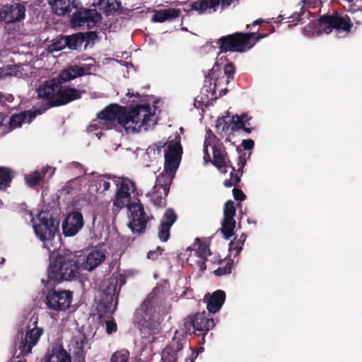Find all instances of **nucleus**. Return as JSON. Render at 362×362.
<instances>
[{
  "label": "nucleus",
  "mask_w": 362,
  "mask_h": 362,
  "mask_svg": "<svg viewBox=\"0 0 362 362\" xmlns=\"http://www.w3.org/2000/svg\"><path fill=\"white\" fill-rule=\"evenodd\" d=\"M83 73L81 66L71 64L67 66L66 68L61 71L56 78L62 81L69 82L76 78L83 76Z\"/></svg>",
  "instance_id": "nucleus-31"
},
{
  "label": "nucleus",
  "mask_w": 362,
  "mask_h": 362,
  "mask_svg": "<svg viewBox=\"0 0 362 362\" xmlns=\"http://www.w3.org/2000/svg\"><path fill=\"white\" fill-rule=\"evenodd\" d=\"M155 287L135 312V319L141 328L148 334H157L160 330V312L164 299Z\"/></svg>",
  "instance_id": "nucleus-2"
},
{
  "label": "nucleus",
  "mask_w": 362,
  "mask_h": 362,
  "mask_svg": "<svg viewBox=\"0 0 362 362\" xmlns=\"http://www.w3.org/2000/svg\"><path fill=\"white\" fill-rule=\"evenodd\" d=\"M49 173V177L53 175L54 169L49 166L43 168L41 171H34L25 177L27 185L30 187H34L40 184V182L45 177L46 174Z\"/></svg>",
  "instance_id": "nucleus-30"
},
{
  "label": "nucleus",
  "mask_w": 362,
  "mask_h": 362,
  "mask_svg": "<svg viewBox=\"0 0 362 362\" xmlns=\"http://www.w3.org/2000/svg\"><path fill=\"white\" fill-rule=\"evenodd\" d=\"M11 180V170L6 167H0V189H6Z\"/></svg>",
  "instance_id": "nucleus-37"
},
{
  "label": "nucleus",
  "mask_w": 362,
  "mask_h": 362,
  "mask_svg": "<svg viewBox=\"0 0 362 362\" xmlns=\"http://www.w3.org/2000/svg\"><path fill=\"white\" fill-rule=\"evenodd\" d=\"M130 353L127 349L115 351L110 358V362H128Z\"/></svg>",
  "instance_id": "nucleus-38"
},
{
  "label": "nucleus",
  "mask_w": 362,
  "mask_h": 362,
  "mask_svg": "<svg viewBox=\"0 0 362 362\" xmlns=\"http://www.w3.org/2000/svg\"><path fill=\"white\" fill-rule=\"evenodd\" d=\"M79 2L76 0H54L52 4L53 12L59 16H70L71 11L77 8Z\"/></svg>",
  "instance_id": "nucleus-29"
},
{
  "label": "nucleus",
  "mask_w": 362,
  "mask_h": 362,
  "mask_svg": "<svg viewBox=\"0 0 362 362\" xmlns=\"http://www.w3.org/2000/svg\"><path fill=\"white\" fill-rule=\"evenodd\" d=\"M307 11L306 8L304 6H302L300 7V11L295 13L293 16H291V18H293L292 22H296L293 23V25H296L298 23H303L304 21H303L302 16Z\"/></svg>",
  "instance_id": "nucleus-45"
},
{
  "label": "nucleus",
  "mask_w": 362,
  "mask_h": 362,
  "mask_svg": "<svg viewBox=\"0 0 362 362\" xmlns=\"http://www.w3.org/2000/svg\"><path fill=\"white\" fill-rule=\"evenodd\" d=\"M180 11L177 8H170L165 9H160L155 11L151 18L153 22L163 23L168 20H173L179 17Z\"/></svg>",
  "instance_id": "nucleus-33"
},
{
  "label": "nucleus",
  "mask_w": 362,
  "mask_h": 362,
  "mask_svg": "<svg viewBox=\"0 0 362 362\" xmlns=\"http://www.w3.org/2000/svg\"><path fill=\"white\" fill-rule=\"evenodd\" d=\"M37 322L35 320L30 327H28L25 338L21 341L19 349L23 355H27L31 352L32 349L37 344L40 337L43 334V329L37 326Z\"/></svg>",
  "instance_id": "nucleus-19"
},
{
  "label": "nucleus",
  "mask_w": 362,
  "mask_h": 362,
  "mask_svg": "<svg viewBox=\"0 0 362 362\" xmlns=\"http://www.w3.org/2000/svg\"><path fill=\"white\" fill-rule=\"evenodd\" d=\"M73 297V292L68 290H50L45 298L47 309L55 311H64L69 308Z\"/></svg>",
  "instance_id": "nucleus-11"
},
{
  "label": "nucleus",
  "mask_w": 362,
  "mask_h": 362,
  "mask_svg": "<svg viewBox=\"0 0 362 362\" xmlns=\"http://www.w3.org/2000/svg\"><path fill=\"white\" fill-rule=\"evenodd\" d=\"M252 117H250L246 113H243L240 115H233L230 119L231 122V132H235L242 129L246 134H250L254 129L251 127L250 123Z\"/></svg>",
  "instance_id": "nucleus-28"
},
{
  "label": "nucleus",
  "mask_w": 362,
  "mask_h": 362,
  "mask_svg": "<svg viewBox=\"0 0 362 362\" xmlns=\"http://www.w3.org/2000/svg\"><path fill=\"white\" fill-rule=\"evenodd\" d=\"M167 196L163 194L162 189H155L153 187V191L151 194V200L156 206L163 208L166 206L165 198Z\"/></svg>",
  "instance_id": "nucleus-36"
},
{
  "label": "nucleus",
  "mask_w": 362,
  "mask_h": 362,
  "mask_svg": "<svg viewBox=\"0 0 362 362\" xmlns=\"http://www.w3.org/2000/svg\"><path fill=\"white\" fill-rule=\"evenodd\" d=\"M241 145L245 150H251L254 148L255 142L252 139H244Z\"/></svg>",
  "instance_id": "nucleus-53"
},
{
  "label": "nucleus",
  "mask_w": 362,
  "mask_h": 362,
  "mask_svg": "<svg viewBox=\"0 0 362 362\" xmlns=\"http://www.w3.org/2000/svg\"><path fill=\"white\" fill-rule=\"evenodd\" d=\"M98 188L103 189V192L107 191L110 187V182L105 177L99 178L98 180Z\"/></svg>",
  "instance_id": "nucleus-48"
},
{
  "label": "nucleus",
  "mask_w": 362,
  "mask_h": 362,
  "mask_svg": "<svg viewBox=\"0 0 362 362\" xmlns=\"http://www.w3.org/2000/svg\"><path fill=\"white\" fill-rule=\"evenodd\" d=\"M165 145H166V142L163 141H160L157 144H155V146H156V148L158 149V153L160 152L161 148L165 147Z\"/></svg>",
  "instance_id": "nucleus-57"
},
{
  "label": "nucleus",
  "mask_w": 362,
  "mask_h": 362,
  "mask_svg": "<svg viewBox=\"0 0 362 362\" xmlns=\"http://www.w3.org/2000/svg\"><path fill=\"white\" fill-rule=\"evenodd\" d=\"M228 167L231 168L233 171H235V168L233 166L231 161L227 158L226 168Z\"/></svg>",
  "instance_id": "nucleus-64"
},
{
  "label": "nucleus",
  "mask_w": 362,
  "mask_h": 362,
  "mask_svg": "<svg viewBox=\"0 0 362 362\" xmlns=\"http://www.w3.org/2000/svg\"><path fill=\"white\" fill-rule=\"evenodd\" d=\"M127 95L129 96L130 98L133 97V96H135L136 98H140V97H141V95H140V94L139 93H131L130 92V89L128 90Z\"/></svg>",
  "instance_id": "nucleus-62"
},
{
  "label": "nucleus",
  "mask_w": 362,
  "mask_h": 362,
  "mask_svg": "<svg viewBox=\"0 0 362 362\" xmlns=\"http://www.w3.org/2000/svg\"><path fill=\"white\" fill-rule=\"evenodd\" d=\"M80 267L87 271H92L99 266L105 259V254L100 250L90 252L86 258L80 255Z\"/></svg>",
  "instance_id": "nucleus-26"
},
{
  "label": "nucleus",
  "mask_w": 362,
  "mask_h": 362,
  "mask_svg": "<svg viewBox=\"0 0 362 362\" xmlns=\"http://www.w3.org/2000/svg\"><path fill=\"white\" fill-rule=\"evenodd\" d=\"M68 348L77 362H85L86 354L90 349L86 334L79 331L73 335L68 344Z\"/></svg>",
  "instance_id": "nucleus-13"
},
{
  "label": "nucleus",
  "mask_w": 362,
  "mask_h": 362,
  "mask_svg": "<svg viewBox=\"0 0 362 362\" xmlns=\"http://www.w3.org/2000/svg\"><path fill=\"white\" fill-rule=\"evenodd\" d=\"M233 266V261L230 259L224 267H218L216 269L214 273L217 276H221L225 274H228L231 273Z\"/></svg>",
  "instance_id": "nucleus-42"
},
{
  "label": "nucleus",
  "mask_w": 362,
  "mask_h": 362,
  "mask_svg": "<svg viewBox=\"0 0 362 362\" xmlns=\"http://www.w3.org/2000/svg\"><path fill=\"white\" fill-rule=\"evenodd\" d=\"M38 219L39 222L33 225L35 235L43 242L45 247L49 252L54 251L57 246L54 245L53 241L59 233L54 219L45 216L41 217V214L39 215Z\"/></svg>",
  "instance_id": "nucleus-7"
},
{
  "label": "nucleus",
  "mask_w": 362,
  "mask_h": 362,
  "mask_svg": "<svg viewBox=\"0 0 362 362\" xmlns=\"http://www.w3.org/2000/svg\"><path fill=\"white\" fill-rule=\"evenodd\" d=\"M121 7V2L119 1H115L112 3H107V8L109 11H116Z\"/></svg>",
  "instance_id": "nucleus-52"
},
{
  "label": "nucleus",
  "mask_w": 362,
  "mask_h": 362,
  "mask_svg": "<svg viewBox=\"0 0 362 362\" xmlns=\"http://www.w3.org/2000/svg\"><path fill=\"white\" fill-rule=\"evenodd\" d=\"M45 362H71L70 353L62 344H53L44 356Z\"/></svg>",
  "instance_id": "nucleus-23"
},
{
  "label": "nucleus",
  "mask_w": 362,
  "mask_h": 362,
  "mask_svg": "<svg viewBox=\"0 0 362 362\" xmlns=\"http://www.w3.org/2000/svg\"><path fill=\"white\" fill-rule=\"evenodd\" d=\"M115 182L117 190L112 200V210L118 211L127 206L132 216V221L129 223V228L133 233H144L150 218L146 216L144 206L139 201L138 203H130L131 194L136 190L135 183L127 177H122L120 181L117 180Z\"/></svg>",
  "instance_id": "nucleus-1"
},
{
  "label": "nucleus",
  "mask_w": 362,
  "mask_h": 362,
  "mask_svg": "<svg viewBox=\"0 0 362 362\" xmlns=\"http://www.w3.org/2000/svg\"><path fill=\"white\" fill-rule=\"evenodd\" d=\"M226 293L222 290H216L212 293H207L204 297V302L209 313H217L226 300Z\"/></svg>",
  "instance_id": "nucleus-22"
},
{
  "label": "nucleus",
  "mask_w": 362,
  "mask_h": 362,
  "mask_svg": "<svg viewBox=\"0 0 362 362\" xmlns=\"http://www.w3.org/2000/svg\"><path fill=\"white\" fill-rule=\"evenodd\" d=\"M117 324L114 320L106 321V332L110 334L117 331Z\"/></svg>",
  "instance_id": "nucleus-49"
},
{
  "label": "nucleus",
  "mask_w": 362,
  "mask_h": 362,
  "mask_svg": "<svg viewBox=\"0 0 362 362\" xmlns=\"http://www.w3.org/2000/svg\"><path fill=\"white\" fill-rule=\"evenodd\" d=\"M182 153V148L180 143L169 144L165 152L164 168L165 172L175 173L179 167Z\"/></svg>",
  "instance_id": "nucleus-18"
},
{
  "label": "nucleus",
  "mask_w": 362,
  "mask_h": 362,
  "mask_svg": "<svg viewBox=\"0 0 362 362\" xmlns=\"http://www.w3.org/2000/svg\"><path fill=\"white\" fill-rule=\"evenodd\" d=\"M206 261V260L202 259V260L198 262V264L200 267V270H205L206 269V263H205Z\"/></svg>",
  "instance_id": "nucleus-61"
},
{
  "label": "nucleus",
  "mask_w": 362,
  "mask_h": 362,
  "mask_svg": "<svg viewBox=\"0 0 362 362\" xmlns=\"http://www.w3.org/2000/svg\"><path fill=\"white\" fill-rule=\"evenodd\" d=\"M231 122L229 121H226L224 119L221 120L218 119L216 125V131H221V132H226L228 131L231 132Z\"/></svg>",
  "instance_id": "nucleus-44"
},
{
  "label": "nucleus",
  "mask_w": 362,
  "mask_h": 362,
  "mask_svg": "<svg viewBox=\"0 0 362 362\" xmlns=\"http://www.w3.org/2000/svg\"><path fill=\"white\" fill-rule=\"evenodd\" d=\"M25 18V7L21 3L12 2L0 8V21L6 24L15 23Z\"/></svg>",
  "instance_id": "nucleus-14"
},
{
  "label": "nucleus",
  "mask_w": 362,
  "mask_h": 362,
  "mask_svg": "<svg viewBox=\"0 0 362 362\" xmlns=\"http://www.w3.org/2000/svg\"><path fill=\"white\" fill-rule=\"evenodd\" d=\"M42 112V110L37 109L34 111L25 110L20 113L12 115L9 118L8 130L12 131L21 127L25 122L31 123L36 116L41 115Z\"/></svg>",
  "instance_id": "nucleus-21"
},
{
  "label": "nucleus",
  "mask_w": 362,
  "mask_h": 362,
  "mask_svg": "<svg viewBox=\"0 0 362 362\" xmlns=\"http://www.w3.org/2000/svg\"><path fill=\"white\" fill-rule=\"evenodd\" d=\"M204 160L206 163H209L211 160L210 155L208 151L207 145L206 142L204 143Z\"/></svg>",
  "instance_id": "nucleus-56"
},
{
  "label": "nucleus",
  "mask_w": 362,
  "mask_h": 362,
  "mask_svg": "<svg viewBox=\"0 0 362 362\" xmlns=\"http://www.w3.org/2000/svg\"><path fill=\"white\" fill-rule=\"evenodd\" d=\"M190 352H191L190 356H189V357L185 358V362H188V361L194 362V358L197 357V355L194 356V353L193 351L191 350Z\"/></svg>",
  "instance_id": "nucleus-58"
},
{
  "label": "nucleus",
  "mask_w": 362,
  "mask_h": 362,
  "mask_svg": "<svg viewBox=\"0 0 362 362\" xmlns=\"http://www.w3.org/2000/svg\"><path fill=\"white\" fill-rule=\"evenodd\" d=\"M87 60L92 62L91 63L84 64L82 66H81V68H82L83 71V76H88L92 74L93 71H96V66L95 65V60L89 57L87 59Z\"/></svg>",
  "instance_id": "nucleus-41"
},
{
  "label": "nucleus",
  "mask_w": 362,
  "mask_h": 362,
  "mask_svg": "<svg viewBox=\"0 0 362 362\" xmlns=\"http://www.w3.org/2000/svg\"><path fill=\"white\" fill-rule=\"evenodd\" d=\"M246 164L245 154H242L238 156V172L240 174H243V170Z\"/></svg>",
  "instance_id": "nucleus-51"
},
{
  "label": "nucleus",
  "mask_w": 362,
  "mask_h": 362,
  "mask_svg": "<svg viewBox=\"0 0 362 362\" xmlns=\"http://www.w3.org/2000/svg\"><path fill=\"white\" fill-rule=\"evenodd\" d=\"M57 78L45 81L37 89V97L46 100L43 110L65 105L81 98V92Z\"/></svg>",
  "instance_id": "nucleus-3"
},
{
  "label": "nucleus",
  "mask_w": 362,
  "mask_h": 362,
  "mask_svg": "<svg viewBox=\"0 0 362 362\" xmlns=\"http://www.w3.org/2000/svg\"><path fill=\"white\" fill-rule=\"evenodd\" d=\"M233 194L234 199L237 201H244L246 199V195L243 193V192L236 187H234L233 189Z\"/></svg>",
  "instance_id": "nucleus-47"
},
{
  "label": "nucleus",
  "mask_w": 362,
  "mask_h": 362,
  "mask_svg": "<svg viewBox=\"0 0 362 362\" xmlns=\"http://www.w3.org/2000/svg\"><path fill=\"white\" fill-rule=\"evenodd\" d=\"M232 1L233 0H196L186 3L183 11L187 13L196 11L199 15L211 13L216 12L220 6L222 8L229 6Z\"/></svg>",
  "instance_id": "nucleus-12"
},
{
  "label": "nucleus",
  "mask_w": 362,
  "mask_h": 362,
  "mask_svg": "<svg viewBox=\"0 0 362 362\" xmlns=\"http://www.w3.org/2000/svg\"><path fill=\"white\" fill-rule=\"evenodd\" d=\"M103 19L102 15L95 8H86L79 2L77 8L73 12L70 25L72 28L86 26L91 29L98 26Z\"/></svg>",
  "instance_id": "nucleus-9"
},
{
  "label": "nucleus",
  "mask_w": 362,
  "mask_h": 362,
  "mask_svg": "<svg viewBox=\"0 0 362 362\" xmlns=\"http://www.w3.org/2000/svg\"><path fill=\"white\" fill-rule=\"evenodd\" d=\"M223 185L226 187H230L233 185H235L234 182L232 181V179L226 180L223 182Z\"/></svg>",
  "instance_id": "nucleus-59"
},
{
  "label": "nucleus",
  "mask_w": 362,
  "mask_h": 362,
  "mask_svg": "<svg viewBox=\"0 0 362 362\" xmlns=\"http://www.w3.org/2000/svg\"><path fill=\"white\" fill-rule=\"evenodd\" d=\"M154 117L149 104H139L130 106L127 111L125 107V120H124V128L132 132L140 131L141 128L147 129L150 126V122Z\"/></svg>",
  "instance_id": "nucleus-6"
},
{
  "label": "nucleus",
  "mask_w": 362,
  "mask_h": 362,
  "mask_svg": "<svg viewBox=\"0 0 362 362\" xmlns=\"http://www.w3.org/2000/svg\"><path fill=\"white\" fill-rule=\"evenodd\" d=\"M213 160L212 164L218 169L221 173H226V158L228 154L224 149L217 146H213Z\"/></svg>",
  "instance_id": "nucleus-32"
},
{
  "label": "nucleus",
  "mask_w": 362,
  "mask_h": 362,
  "mask_svg": "<svg viewBox=\"0 0 362 362\" xmlns=\"http://www.w3.org/2000/svg\"><path fill=\"white\" fill-rule=\"evenodd\" d=\"M267 36V34L258 33H240L221 37L216 41L221 53L228 52H244L252 47L260 39Z\"/></svg>",
  "instance_id": "nucleus-5"
},
{
  "label": "nucleus",
  "mask_w": 362,
  "mask_h": 362,
  "mask_svg": "<svg viewBox=\"0 0 362 362\" xmlns=\"http://www.w3.org/2000/svg\"><path fill=\"white\" fill-rule=\"evenodd\" d=\"M197 255L204 260H207V256L210 255L209 247L205 243H201L198 245L196 250Z\"/></svg>",
  "instance_id": "nucleus-40"
},
{
  "label": "nucleus",
  "mask_w": 362,
  "mask_h": 362,
  "mask_svg": "<svg viewBox=\"0 0 362 362\" xmlns=\"http://www.w3.org/2000/svg\"><path fill=\"white\" fill-rule=\"evenodd\" d=\"M242 174L239 173L238 172V170H236V173L235 171H232L230 173V178L232 179L233 182H234L235 185H237L238 182H240V176Z\"/></svg>",
  "instance_id": "nucleus-54"
},
{
  "label": "nucleus",
  "mask_w": 362,
  "mask_h": 362,
  "mask_svg": "<svg viewBox=\"0 0 362 362\" xmlns=\"http://www.w3.org/2000/svg\"><path fill=\"white\" fill-rule=\"evenodd\" d=\"M97 117L105 121H115L124 127L125 120V107L117 104H112L107 106L97 114Z\"/></svg>",
  "instance_id": "nucleus-20"
},
{
  "label": "nucleus",
  "mask_w": 362,
  "mask_h": 362,
  "mask_svg": "<svg viewBox=\"0 0 362 362\" xmlns=\"http://www.w3.org/2000/svg\"><path fill=\"white\" fill-rule=\"evenodd\" d=\"M159 256H160L159 252H157L156 251V250H151L147 254L148 259H152V260L156 259Z\"/></svg>",
  "instance_id": "nucleus-55"
},
{
  "label": "nucleus",
  "mask_w": 362,
  "mask_h": 362,
  "mask_svg": "<svg viewBox=\"0 0 362 362\" xmlns=\"http://www.w3.org/2000/svg\"><path fill=\"white\" fill-rule=\"evenodd\" d=\"M83 214L78 211H72L66 216L62 222V232L65 237H72L76 235L83 227Z\"/></svg>",
  "instance_id": "nucleus-17"
},
{
  "label": "nucleus",
  "mask_w": 362,
  "mask_h": 362,
  "mask_svg": "<svg viewBox=\"0 0 362 362\" xmlns=\"http://www.w3.org/2000/svg\"><path fill=\"white\" fill-rule=\"evenodd\" d=\"M83 37L84 38V42L86 41L89 42L90 41H93L98 37V34L95 31H88L86 33H83Z\"/></svg>",
  "instance_id": "nucleus-50"
},
{
  "label": "nucleus",
  "mask_w": 362,
  "mask_h": 362,
  "mask_svg": "<svg viewBox=\"0 0 362 362\" xmlns=\"http://www.w3.org/2000/svg\"><path fill=\"white\" fill-rule=\"evenodd\" d=\"M114 295L104 293L97 303L96 310L100 320L110 318L114 310L112 309Z\"/></svg>",
  "instance_id": "nucleus-27"
},
{
  "label": "nucleus",
  "mask_w": 362,
  "mask_h": 362,
  "mask_svg": "<svg viewBox=\"0 0 362 362\" xmlns=\"http://www.w3.org/2000/svg\"><path fill=\"white\" fill-rule=\"evenodd\" d=\"M246 238H247L246 235L245 233H242L240 235V238L237 240L240 242L241 243H243V245H244Z\"/></svg>",
  "instance_id": "nucleus-63"
},
{
  "label": "nucleus",
  "mask_w": 362,
  "mask_h": 362,
  "mask_svg": "<svg viewBox=\"0 0 362 362\" xmlns=\"http://www.w3.org/2000/svg\"><path fill=\"white\" fill-rule=\"evenodd\" d=\"M205 311L197 313L194 315L189 316L184 323V327L187 332L196 333L201 334L204 338L207 332L215 326L213 318H209Z\"/></svg>",
  "instance_id": "nucleus-10"
},
{
  "label": "nucleus",
  "mask_w": 362,
  "mask_h": 362,
  "mask_svg": "<svg viewBox=\"0 0 362 362\" xmlns=\"http://www.w3.org/2000/svg\"><path fill=\"white\" fill-rule=\"evenodd\" d=\"M229 80L222 74L221 65L216 62L213 67L209 70L207 75L205 74L204 86H209V90L215 92L219 90L220 92H227V88L223 87L229 83Z\"/></svg>",
  "instance_id": "nucleus-15"
},
{
  "label": "nucleus",
  "mask_w": 362,
  "mask_h": 362,
  "mask_svg": "<svg viewBox=\"0 0 362 362\" xmlns=\"http://www.w3.org/2000/svg\"><path fill=\"white\" fill-rule=\"evenodd\" d=\"M80 257L71 252H59L49 266L48 279L54 281H72L79 275Z\"/></svg>",
  "instance_id": "nucleus-4"
},
{
  "label": "nucleus",
  "mask_w": 362,
  "mask_h": 362,
  "mask_svg": "<svg viewBox=\"0 0 362 362\" xmlns=\"http://www.w3.org/2000/svg\"><path fill=\"white\" fill-rule=\"evenodd\" d=\"M236 214V209L234 202L232 200L227 201L224 204L223 219L221 223V233L225 239L228 240L234 235V229L235 227V220L234 216Z\"/></svg>",
  "instance_id": "nucleus-16"
},
{
  "label": "nucleus",
  "mask_w": 362,
  "mask_h": 362,
  "mask_svg": "<svg viewBox=\"0 0 362 362\" xmlns=\"http://www.w3.org/2000/svg\"><path fill=\"white\" fill-rule=\"evenodd\" d=\"M67 47L69 49L75 50L81 47L84 42L83 33H76L71 35H66Z\"/></svg>",
  "instance_id": "nucleus-35"
},
{
  "label": "nucleus",
  "mask_w": 362,
  "mask_h": 362,
  "mask_svg": "<svg viewBox=\"0 0 362 362\" xmlns=\"http://www.w3.org/2000/svg\"><path fill=\"white\" fill-rule=\"evenodd\" d=\"M66 35L62 36L59 40L52 44L53 49L59 51L67 47Z\"/></svg>",
  "instance_id": "nucleus-46"
},
{
  "label": "nucleus",
  "mask_w": 362,
  "mask_h": 362,
  "mask_svg": "<svg viewBox=\"0 0 362 362\" xmlns=\"http://www.w3.org/2000/svg\"><path fill=\"white\" fill-rule=\"evenodd\" d=\"M177 220V215L173 209H168L158 228V238L160 241L166 242L170 238L171 226Z\"/></svg>",
  "instance_id": "nucleus-24"
},
{
  "label": "nucleus",
  "mask_w": 362,
  "mask_h": 362,
  "mask_svg": "<svg viewBox=\"0 0 362 362\" xmlns=\"http://www.w3.org/2000/svg\"><path fill=\"white\" fill-rule=\"evenodd\" d=\"M235 71V69L234 64L232 62H229L225 65L222 74L230 81V80H233Z\"/></svg>",
  "instance_id": "nucleus-43"
},
{
  "label": "nucleus",
  "mask_w": 362,
  "mask_h": 362,
  "mask_svg": "<svg viewBox=\"0 0 362 362\" xmlns=\"http://www.w3.org/2000/svg\"><path fill=\"white\" fill-rule=\"evenodd\" d=\"M182 349V341L180 339H173L162 351L161 359L163 362H177Z\"/></svg>",
  "instance_id": "nucleus-25"
},
{
  "label": "nucleus",
  "mask_w": 362,
  "mask_h": 362,
  "mask_svg": "<svg viewBox=\"0 0 362 362\" xmlns=\"http://www.w3.org/2000/svg\"><path fill=\"white\" fill-rule=\"evenodd\" d=\"M175 175V173H170L169 172H165L164 170L163 172L160 173L156 177L154 185L155 189H162V190H163V194L168 196Z\"/></svg>",
  "instance_id": "nucleus-34"
},
{
  "label": "nucleus",
  "mask_w": 362,
  "mask_h": 362,
  "mask_svg": "<svg viewBox=\"0 0 362 362\" xmlns=\"http://www.w3.org/2000/svg\"><path fill=\"white\" fill-rule=\"evenodd\" d=\"M243 246V243L238 241L236 238H235L234 240L229 243V252L230 255L236 257L241 252Z\"/></svg>",
  "instance_id": "nucleus-39"
},
{
  "label": "nucleus",
  "mask_w": 362,
  "mask_h": 362,
  "mask_svg": "<svg viewBox=\"0 0 362 362\" xmlns=\"http://www.w3.org/2000/svg\"><path fill=\"white\" fill-rule=\"evenodd\" d=\"M192 289H189L187 288L183 293V296H187V298H192L193 296H192Z\"/></svg>",
  "instance_id": "nucleus-60"
},
{
  "label": "nucleus",
  "mask_w": 362,
  "mask_h": 362,
  "mask_svg": "<svg viewBox=\"0 0 362 362\" xmlns=\"http://www.w3.org/2000/svg\"><path fill=\"white\" fill-rule=\"evenodd\" d=\"M318 23L327 34L331 33L334 30L337 32L351 33L354 26L351 18L346 15L334 11L332 14H324L318 19Z\"/></svg>",
  "instance_id": "nucleus-8"
}]
</instances>
